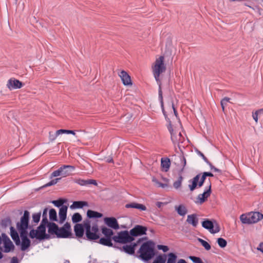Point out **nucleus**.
Returning a JSON list of instances; mask_svg holds the SVG:
<instances>
[{
	"mask_svg": "<svg viewBox=\"0 0 263 263\" xmlns=\"http://www.w3.org/2000/svg\"><path fill=\"white\" fill-rule=\"evenodd\" d=\"M189 258L194 262V263H203L202 260L198 257L190 256H189Z\"/></svg>",
	"mask_w": 263,
	"mask_h": 263,
	"instance_id": "46",
	"label": "nucleus"
},
{
	"mask_svg": "<svg viewBox=\"0 0 263 263\" xmlns=\"http://www.w3.org/2000/svg\"><path fill=\"white\" fill-rule=\"evenodd\" d=\"M49 218L52 221L57 220V212L53 209H52L49 211Z\"/></svg>",
	"mask_w": 263,
	"mask_h": 263,
	"instance_id": "37",
	"label": "nucleus"
},
{
	"mask_svg": "<svg viewBox=\"0 0 263 263\" xmlns=\"http://www.w3.org/2000/svg\"><path fill=\"white\" fill-rule=\"evenodd\" d=\"M213 170L215 172H220V170L217 168L216 167H213Z\"/></svg>",
	"mask_w": 263,
	"mask_h": 263,
	"instance_id": "63",
	"label": "nucleus"
},
{
	"mask_svg": "<svg viewBox=\"0 0 263 263\" xmlns=\"http://www.w3.org/2000/svg\"><path fill=\"white\" fill-rule=\"evenodd\" d=\"M102 234L107 237L112 239L114 237V232L112 230L105 227H103L101 228Z\"/></svg>",
	"mask_w": 263,
	"mask_h": 263,
	"instance_id": "29",
	"label": "nucleus"
},
{
	"mask_svg": "<svg viewBox=\"0 0 263 263\" xmlns=\"http://www.w3.org/2000/svg\"><path fill=\"white\" fill-rule=\"evenodd\" d=\"M69 134L75 135V132H74V130H67V134Z\"/></svg>",
	"mask_w": 263,
	"mask_h": 263,
	"instance_id": "61",
	"label": "nucleus"
},
{
	"mask_svg": "<svg viewBox=\"0 0 263 263\" xmlns=\"http://www.w3.org/2000/svg\"><path fill=\"white\" fill-rule=\"evenodd\" d=\"M175 209L177 213L181 216H184L187 213V210L184 204L176 205L175 206Z\"/></svg>",
	"mask_w": 263,
	"mask_h": 263,
	"instance_id": "24",
	"label": "nucleus"
},
{
	"mask_svg": "<svg viewBox=\"0 0 263 263\" xmlns=\"http://www.w3.org/2000/svg\"><path fill=\"white\" fill-rule=\"evenodd\" d=\"M177 263H186V262L185 261V260L183 259H180L178 261Z\"/></svg>",
	"mask_w": 263,
	"mask_h": 263,
	"instance_id": "62",
	"label": "nucleus"
},
{
	"mask_svg": "<svg viewBox=\"0 0 263 263\" xmlns=\"http://www.w3.org/2000/svg\"><path fill=\"white\" fill-rule=\"evenodd\" d=\"M74 182L81 186H85L88 184H93L95 185H97L96 181L92 179L84 180L81 179H77L74 180Z\"/></svg>",
	"mask_w": 263,
	"mask_h": 263,
	"instance_id": "19",
	"label": "nucleus"
},
{
	"mask_svg": "<svg viewBox=\"0 0 263 263\" xmlns=\"http://www.w3.org/2000/svg\"><path fill=\"white\" fill-rule=\"evenodd\" d=\"M112 240L116 242L125 243L132 242L134 238L128 231H124L118 233L117 235L114 236Z\"/></svg>",
	"mask_w": 263,
	"mask_h": 263,
	"instance_id": "7",
	"label": "nucleus"
},
{
	"mask_svg": "<svg viewBox=\"0 0 263 263\" xmlns=\"http://www.w3.org/2000/svg\"><path fill=\"white\" fill-rule=\"evenodd\" d=\"M47 209H44L43 213V217H47Z\"/></svg>",
	"mask_w": 263,
	"mask_h": 263,
	"instance_id": "59",
	"label": "nucleus"
},
{
	"mask_svg": "<svg viewBox=\"0 0 263 263\" xmlns=\"http://www.w3.org/2000/svg\"><path fill=\"white\" fill-rule=\"evenodd\" d=\"M197 154H198V155H199L200 156H201L202 159H203V160L207 163V164H210V162L208 160V159L206 158V157H205V156L200 151H197Z\"/></svg>",
	"mask_w": 263,
	"mask_h": 263,
	"instance_id": "50",
	"label": "nucleus"
},
{
	"mask_svg": "<svg viewBox=\"0 0 263 263\" xmlns=\"http://www.w3.org/2000/svg\"><path fill=\"white\" fill-rule=\"evenodd\" d=\"M136 246V244H134V245H124L122 248H121V250L128 254L133 255L135 253V247Z\"/></svg>",
	"mask_w": 263,
	"mask_h": 263,
	"instance_id": "25",
	"label": "nucleus"
},
{
	"mask_svg": "<svg viewBox=\"0 0 263 263\" xmlns=\"http://www.w3.org/2000/svg\"><path fill=\"white\" fill-rule=\"evenodd\" d=\"M75 169L74 166L70 165H63L58 170L54 171L52 173L50 178L61 176L63 177H66L71 175V172Z\"/></svg>",
	"mask_w": 263,
	"mask_h": 263,
	"instance_id": "6",
	"label": "nucleus"
},
{
	"mask_svg": "<svg viewBox=\"0 0 263 263\" xmlns=\"http://www.w3.org/2000/svg\"><path fill=\"white\" fill-rule=\"evenodd\" d=\"M67 209L66 205H63L60 208L59 215L61 223H63L66 218Z\"/></svg>",
	"mask_w": 263,
	"mask_h": 263,
	"instance_id": "21",
	"label": "nucleus"
},
{
	"mask_svg": "<svg viewBox=\"0 0 263 263\" xmlns=\"http://www.w3.org/2000/svg\"><path fill=\"white\" fill-rule=\"evenodd\" d=\"M152 68L154 77L159 85V99L161 103V107L163 109L161 82L159 77L160 74L164 72L166 70V66L164 64V57L163 56H160L156 59L155 63L152 65Z\"/></svg>",
	"mask_w": 263,
	"mask_h": 263,
	"instance_id": "2",
	"label": "nucleus"
},
{
	"mask_svg": "<svg viewBox=\"0 0 263 263\" xmlns=\"http://www.w3.org/2000/svg\"><path fill=\"white\" fill-rule=\"evenodd\" d=\"M112 238L105 237H102L99 240V243L102 245L108 246V247H112L113 246V244L112 243Z\"/></svg>",
	"mask_w": 263,
	"mask_h": 263,
	"instance_id": "28",
	"label": "nucleus"
},
{
	"mask_svg": "<svg viewBox=\"0 0 263 263\" xmlns=\"http://www.w3.org/2000/svg\"><path fill=\"white\" fill-rule=\"evenodd\" d=\"M87 215L90 218H101L103 216L101 213L90 210L87 211Z\"/></svg>",
	"mask_w": 263,
	"mask_h": 263,
	"instance_id": "31",
	"label": "nucleus"
},
{
	"mask_svg": "<svg viewBox=\"0 0 263 263\" xmlns=\"http://www.w3.org/2000/svg\"><path fill=\"white\" fill-rule=\"evenodd\" d=\"M48 232L51 234H57L58 230V226L53 222L49 223L48 224Z\"/></svg>",
	"mask_w": 263,
	"mask_h": 263,
	"instance_id": "30",
	"label": "nucleus"
},
{
	"mask_svg": "<svg viewBox=\"0 0 263 263\" xmlns=\"http://www.w3.org/2000/svg\"><path fill=\"white\" fill-rule=\"evenodd\" d=\"M2 236L4 242L5 252L8 253L13 250L14 246L10 238L5 234H2Z\"/></svg>",
	"mask_w": 263,
	"mask_h": 263,
	"instance_id": "11",
	"label": "nucleus"
},
{
	"mask_svg": "<svg viewBox=\"0 0 263 263\" xmlns=\"http://www.w3.org/2000/svg\"><path fill=\"white\" fill-rule=\"evenodd\" d=\"M48 221L47 217H43L42 222L41 224H43V226H46L47 224H48Z\"/></svg>",
	"mask_w": 263,
	"mask_h": 263,
	"instance_id": "51",
	"label": "nucleus"
},
{
	"mask_svg": "<svg viewBox=\"0 0 263 263\" xmlns=\"http://www.w3.org/2000/svg\"><path fill=\"white\" fill-rule=\"evenodd\" d=\"M82 220V216L79 213H74L72 217L73 223H78Z\"/></svg>",
	"mask_w": 263,
	"mask_h": 263,
	"instance_id": "36",
	"label": "nucleus"
},
{
	"mask_svg": "<svg viewBox=\"0 0 263 263\" xmlns=\"http://www.w3.org/2000/svg\"><path fill=\"white\" fill-rule=\"evenodd\" d=\"M181 163L182 164V165H183V168H184V167L186 165V159L184 157H182L181 158Z\"/></svg>",
	"mask_w": 263,
	"mask_h": 263,
	"instance_id": "55",
	"label": "nucleus"
},
{
	"mask_svg": "<svg viewBox=\"0 0 263 263\" xmlns=\"http://www.w3.org/2000/svg\"><path fill=\"white\" fill-rule=\"evenodd\" d=\"M211 192V183L210 182L209 185L206 188L204 192L202 194H200L198 195L196 198V203L201 204L204 202L210 196Z\"/></svg>",
	"mask_w": 263,
	"mask_h": 263,
	"instance_id": "10",
	"label": "nucleus"
},
{
	"mask_svg": "<svg viewBox=\"0 0 263 263\" xmlns=\"http://www.w3.org/2000/svg\"><path fill=\"white\" fill-rule=\"evenodd\" d=\"M84 223L79 224L77 223L74 227V231L76 236L78 238H81L83 237L84 232Z\"/></svg>",
	"mask_w": 263,
	"mask_h": 263,
	"instance_id": "16",
	"label": "nucleus"
},
{
	"mask_svg": "<svg viewBox=\"0 0 263 263\" xmlns=\"http://www.w3.org/2000/svg\"><path fill=\"white\" fill-rule=\"evenodd\" d=\"M257 250L263 253V242H260L257 248Z\"/></svg>",
	"mask_w": 263,
	"mask_h": 263,
	"instance_id": "52",
	"label": "nucleus"
},
{
	"mask_svg": "<svg viewBox=\"0 0 263 263\" xmlns=\"http://www.w3.org/2000/svg\"><path fill=\"white\" fill-rule=\"evenodd\" d=\"M7 86L9 90L19 89L23 86L22 83L18 80L10 79L8 80Z\"/></svg>",
	"mask_w": 263,
	"mask_h": 263,
	"instance_id": "14",
	"label": "nucleus"
},
{
	"mask_svg": "<svg viewBox=\"0 0 263 263\" xmlns=\"http://www.w3.org/2000/svg\"><path fill=\"white\" fill-rule=\"evenodd\" d=\"M60 179H61V178H55L54 179H53V180H51L50 181H49L48 183L45 184L44 185V187H48V186H50L54 185V184H57L59 181V180Z\"/></svg>",
	"mask_w": 263,
	"mask_h": 263,
	"instance_id": "43",
	"label": "nucleus"
},
{
	"mask_svg": "<svg viewBox=\"0 0 263 263\" xmlns=\"http://www.w3.org/2000/svg\"><path fill=\"white\" fill-rule=\"evenodd\" d=\"M36 230L40 234V237H42L43 239L47 238L46 234V226H43V224H40Z\"/></svg>",
	"mask_w": 263,
	"mask_h": 263,
	"instance_id": "32",
	"label": "nucleus"
},
{
	"mask_svg": "<svg viewBox=\"0 0 263 263\" xmlns=\"http://www.w3.org/2000/svg\"><path fill=\"white\" fill-rule=\"evenodd\" d=\"M67 134V129H59V130H57L55 134V136L53 137V138L52 139V140H55V138L60 134Z\"/></svg>",
	"mask_w": 263,
	"mask_h": 263,
	"instance_id": "47",
	"label": "nucleus"
},
{
	"mask_svg": "<svg viewBox=\"0 0 263 263\" xmlns=\"http://www.w3.org/2000/svg\"><path fill=\"white\" fill-rule=\"evenodd\" d=\"M166 255H159L154 260L153 263H165Z\"/></svg>",
	"mask_w": 263,
	"mask_h": 263,
	"instance_id": "35",
	"label": "nucleus"
},
{
	"mask_svg": "<svg viewBox=\"0 0 263 263\" xmlns=\"http://www.w3.org/2000/svg\"><path fill=\"white\" fill-rule=\"evenodd\" d=\"M10 230V235L12 239L14 241L16 246H20L21 244V241L17 231L13 227H11Z\"/></svg>",
	"mask_w": 263,
	"mask_h": 263,
	"instance_id": "18",
	"label": "nucleus"
},
{
	"mask_svg": "<svg viewBox=\"0 0 263 263\" xmlns=\"http://www.w3.org/2000/svg\"><path fill=\"white\" fill-rule=\"evenodd\" d=\"M157 248L159 250H162V251L163 252H166L169 250V248H168V247L167 246H163V245H158L157 246Z\"/></svg>",
	"mask_w": 263,
	"mask_h": 263,
	"instance_id": "48",
	"label": "nucleus"
},
{
	"mask_svg": "<svg viewBox=\"0 0 263 263\" xmlns=\"http://www.w3.org/2000/svg\"><path fill=\"white\" fill-rule=\"evenodd\" d=\"M106 161L108 163H111L114 162L112 158L110 157L107 158Z\"/></svg>",
	"mask_w": 263,
	"mask_h": 263,
	"instance_id": "60",
	"label": "nucleus"
},
{
	"mask_svg": "<svg viewBox=\"0 0 263 263\" xmlns=\"http://www.w3.org/2000/svg\"><path fill=\"white\" fill-rule=\"evenodd\" d=\"M167 260L166 263H176L177 256L173 253H170L167 255Z\"/></svg>",
	"mask_w": 263,
	"mask_h": 263,
	"instance_id": "34",
	"label": "nucleus"
},
{
	"mask_svg": "<svg viewBox=\"0 0 263 263\" xmlns=\"http://www.w3.org/2000/svg\"><path fill=\"white\" fill-rule=\"evenodd\" d=\"M171 140L174 144L183 142V137L180 132H175L171 135Z\"/></svg>",
	"mask_w": 263,
	"mask_h": 263,
	"instance_id": "15",
	"label": "nucleus"
},
{
	"mask_svg": "<svg viewBox=\"0 0 263 263\" xmlns=\"http://www.w3.org/2000/svg\"><path fill=\"white\" fill-rule=\"evenodd\" d=\"M183 177L182 176H180L177 181L174 182L173 186L176 189H178L181 186Z\"/></svg>",
	"mask_w": 263,
	"mask_h": 263,
	"instance_id": "38",
	"label": "nucleus"
},
{
	"mask_svg": "<svg viewBox=\"0 0 263 263\" xmlns=\"http://www.w3.org/2000/svg\"><path fill=\"white\" fill-rule=\"evenodd\" d=\"M153 182L158 187H161L162 188H165L167 186V184L162 183L160 182L157 179L155 178H153L152 179Z\"/></svg>",
	"mask_w": 263,
	"mask_h": 263,
	"instance_id": "42",
	"label": "nucleus"
},
{
	"mask_svg": "<svg viewBox=\"0 0 263 263\" xmlns=\"http://www.w3.org/2000/svg\"><path fill=\"white\" fill-rule=\"evenodd\" d=\"M164 203L161 202H157L156 205L158 208H160Z\"/></svg>",
	"mask_w": 263,
	"mask_h": 263,
	"instance_id": "58",
	"label": "nucleus"
},
{
	"mask_svg": "<svg viewBox=\"0 0 263 263\" xmlns=\"http://www.w3.org/2000/svg\"><path fill=\"white\" fill-rule=\"evenodd\" d=\"M10 263H18V259L16 257H13L11 260Z\"/></svg>",
	"mask_w": 263,
	"mask_h": 263,
	"instance_id": "57",
	"label": "nucleus"
},
{
	"mask_svg": "<svg viewBox=\"0 0 263 263\" xmlns=\"http://www.w3.org/2000/svg\"><path fill=\"white\" fill-rule=\"evenodd\" d=\"M71 235L70 225L68 222H66L63 227L59 228L56 234L58 238H68Z\"/></svg>",
	"mask_w": 263,
	"mask_h": 263,
	"instance_id": "9",
	"label": "nucleus"
},
{
	"mask_svg": "<svg viewBox=\"0 0 263 263\" xmlns=\"http://www.w3.org/2000/svg\"><path fill=\"white\" fill-rule=\"evenodd\" d=\"M119 76L124 85L132 84L130 77L126 71L122 70L119 74Z\"/></svg>",
	"mask_w": 263,
	"mask_h": 263,
	"instance_id": "17",
	"label": "nucleus"
},
{
	"mask_svg": "<svg viewBox=\"0 0 263 263\" xmlns=\"http://www.w3.org/2000/svg\"><path fill=\"white\" fill-rule=\"evenodd\" d=\"M172 107H173V110H174L175 116H177V111L176 110L173 104H172Z\"/></svg>",
	"mask_w": 263,
	"mask_h": 263,
	"instance_id": "64",
	"label": "nucleus"
},
{
	"mask_svg": "<svg viewBox=\"0 0 263 263\" xmlns=\"http://www.w3.org/2000/svg\"><path fill=\"white\" fill-rule=\"evenodd\" d=\"M200 174H198L195 176L192 179L189 180V182L191 183V184L189 185V187L191 191H193L196 187L198 186V181L200 177Z\"/></svg>",
	"mask_w": 263,
	"mask_h": 263,
	"instance_id": "22",
	"label": "nucleus"
},
{
	"mask_svg": "<svg viewBox=\"0 0 263 263\" xmlns=\"http://www.w3.org/2000/svg\"><path fill=\"white\" fill-rule=\"evenodd\" d=\"M40 235V233H39V232L37 231L36 230H35L34 229H32L29 232V236L30 237V238L32 239L36 238L40 240L43 239L42 237L39 236Z\"/></svg>",
	"mask_w": 263,
	"mask_h": 263,
	"instance_id": "33",
	"label": "nucleus"
},
{
	"mask_svg": "<svg viewBox=\"0 0 263 263\" xmlns=\"http://www.w3.org/2000/svg\"><path fill=\"white\" fill-rule=\"evenodd\" d=\"M205 178L206 177L202 174L201 177H200V180H199L198 181V187H200L203 185V183L205 180Z\"/></svg>",
	"mask_w": 263,
	"mask_h": 263,
	"instance_id": "49",
	"label": "nucleus"
},
{
	"mask_svg": "<svg viewBox=\"0 0 263 263\" xmlns=\"http://www.w3.org/2000/svg\"><path fill=\"white\" fill-rule=\"evenodd\" d=\"M84 227L85 229V235L87 240L91 241L99 239V236L98 234L99 229L97 224H93L91 227L90 221L86 220L84 221Z\"/></svg>",
	"mask_w": 263,
	"mask_h": 263,
	"instance_id": "5",
	"label": "nucleus"
},
{
	"mask_svg": "<svg viewBox=\"0 0 263 263\" xmlns=\"http://www.w3.org/2000/svg\"><path fill=\"white\" fill-rule=\"evenodd\" d=\"M88 203L86 201H74L72 204L70 206L71 209H80L84 206H87Z\"/></svg>",
	"mask_w": 263,
	"mask_h": 263,
	"instance_id": "27",
	"label": "nucleus"
},
{
	"mask_svg": "<svg viewBox=\"0 0 263 263\" xmlns=\"http://www.w3.org/2000/svg\"><path fill=\"white\" fill-rule=\"evenodd\" d=\"M186 222L194 227H196L198 223L197 215L196 214L189 215L187 217Z\"/></svg>",
	"mask_w": 263,
	"mask_h": 263,
	"instance_id": "20",
	"label": "nucleus"
},
{
	"mask_svg": "<svg viewBox=\"0 0 263 263\" xmlns=\"http://www.w3.org/2000/svg\"><path fill=\"white\" fill-rule=\"evenodd\" d=\"M171 165V161L168 158H162L161 160V166L163 171L166 172L168 171Z\"/></svg>",
	"mask_w": 263,
	"mask_h": 263,
	"instance_id": "23",
	"label": "nucleus"
},
{
	"mask_svg": "<svg viewBox=\"0 0 263 263\" xmlns=\"http://www.w3.org/2000/svg\"><path fill=\"white\" fill-rule=\"evenodd\" d=\"M125 207L127 208L137 209L141 211H145L146 210V207L144 205L136 202L127 204Z\"/></svg>",
	"mask_w": 263,
	"mask_h": 263,
	"instance_id": "26",
	"label": "nucleus"
},
{
	"mask_svg": "<svg viewBox=\"0 0 263 263\" xmlns=\"http://www.w3.org/2000/svg\"><path fill=\"white\" fill-rule=\"evenodd\" d=\"M41 212L34 213L32 215V221L34 223H38L40 221Z\"/></svg>",
	"mask_w": 263,
	"mask_h": 263,
	"instance_id": "40",
	"label": "nucleus"
},
{
	"mask_svg": "<svg viewBox=\"0 0 263 263\" xmlns=\"http://www.w3.org/2000/svg\"><path fill=\"white\" fill-rule=\"evenodd\" d=\"M147 228L145 227L137 225L133 229L130 230V234L133 236H137L146 234Z\"/></svg>",
	"mask_w": 263,
	"mask_h": 263,
	"instance_id": "12",
	"label": "nucleus"
},
{
	"mask_svg": "<svg viewBox=\"0 0 263 263\" xmlns=\"http://www.w3.org/2000/svg\"><path fill=\"white\" fill-rule=\"evenodd\" d=\"M52 203L57 207H61L63 206V203H64V200L63 199H59L57 200H53L52 201Z\"/></svg>",
	"mask_w": 263,
	"mask_h": 263,
	"instance_id": "44",
	"label": "nucleus"
},
{
	"mask_svg": "<svg viewBox=\"0 0 263 263\" xmlns=\"http://www.w3.org/2000/svg\"><path fill=\"white\" fill-rule=\"evenodd\" d=\"M29 217V212L28 211H25L23 216L21 218L20 221L16 223V228L20 233L22 240L20 244L21 250L23 251L26 250L31 245V241L28 238L27 232Z\"/></svg>",
	"mask_w": 263,
	"mask_h": 263,
	"instance_id": "1",
	"label": "nucleus"
},
{
	"mask_svg": "<svg viewBox=\"0 0 263 263\" xmlns=\"http://www.w3.org/2000/svg\"><path fill=\"white\" fill-rule=\"evenodd\" d=\"M263 219V214L259 212H251L243 214L240 216V220L243 224L256 223Z\"/></svg>",
	"mask_w": 263,
	"mask_h": 263,
	"instance_id": "4",
	"label": "nucleus"
},
{
	"mask_svg": "<svg viewBox=\"0 0 263 263\" xmlns=\"http://www.w3.org/2000/svg\"><path fill=\"white\" fill-rule=\"evenodd\" d=\"M155 243L152 241L144 242L140 247L138 253V257L144 261H148L155 255Z\"/></svg>",
	"mask_w": 263,
	"mask_h": 263,
	"instance_id": "3",
	"label": "nucleus"
},
{
	"mask_svg": "<svg viewBox=\"0 0 263 263\" xmlns=\"http://www.w3.org/2000/svg\"><path fill=\"white\" fill-rule=\"evenodd\" d=\"M104 222L108 227L114 230L120 228L118 221L115 217H105L104 218Z\"/></svg>",
	"mask_w": 263,
	"mask_h": 263,
	"instance_id": "13",
	"label": "nucleus"
},
{
	"mask_svg": "<svg viewBox=\"0 0 263 263\" xmlns=\"http://www.w3.org/2000/svg\"><path fill=\"white\" fill-rule=\"evenodd\" d=\"M259 111H256L255 113L253 114L252 117L256 122L258 121V112Z\"/></svg>",
	"mask_w": 263,
	"mask_h": 263,
	"instance_id": "53",
	"label": "nucleus"
},
{
	"mask_svg": "<svg viewBox=\"0 0 263 263\" xmlns=\"http://www.w3.org/2000/svg\"><path fill=\"white\" fill-rule=\"evenodd\" d=\"M217 242L219 246L222 248L226 247V246L227 245V241L222 238H218Z\"/></svg>",
	"mask_w": 263,
	"mask_h": 263,
	"instance_id": "41",
	"label": "nucleus"
},
{
	"mask_svg": "<svg viewBox=\"0 0 263 263\" xmlns=\"http://www.w3.org/2000/svg\"><path fill=\"white\" fill-rule=\"evenodd\" d=\"M230 99L228 97H225L221 101V106L222 109V110H224V106L227 105L228 102L230 101Z\"/></svg>",
	"mask_w": 263,
	"mask_h": 263,
	"instance_id": "45",
	"label": "nucleus"
},
{
	"mask_svg": "<svg viewBox=\"0 0 263 263\" xmlns=\"http://www.w3.org/2000/svg\"><path fill=\"white\" fill-rule=\"evenodd\" d=\"M198 240L201 243L202 246L205 248L206 250H209L211 249V246L208 242L201 238H198Z\"/></svg>",
	"mask_w": 263,
	"mask_h": 263,
	"instance_id": "39",
	"label": "nucleus"
},
{
	"mask_svg": "<svg viewBox=\"0 0 263 263\" xmlns=\"http://www.w3.org/2000/svg\"><path fill=\"white\" fill-rule=\"evenodd\" d=\"M202 226L205 229L208 230L210 233L215 234L218 233L220 230L219 226L215 221L214 223L209 219H205L202 222Z\"/></svg>",
	"mask_w": 263,
	"mask_h": 263,
	"instance_id": "8",
	"label": "nucleus"
},
{
	"mask_svg": "<svg viewBox=\"0 0 263 263\" xmlns=\"http://www.w3.org/2000/svg\"><path fill=\"white\" fill-rule=\"evenodd\" d=\"M203 175L205 177H208V176H209V177H213L214 175L212 173H210V172H204L203 173Z\"/></svg>",
	"mask_w": 263,
	"mask_h": 263,
	"instance_id": "56",
	"label": "nucleus"
},
{
	"mask_svg": "<svg viewBox=\"0 0 263 263\" xmlns=\"http://www.w3.org/2000/svg\"><path fill=\"white\" fill-rule=\"evenodd\" d=\"M167 128H168V129L171 135H172V134H173L175 132V131L173 130L172 126L171 124H169Z\"/></svg>",
	"mask_w": 263,
	"mask_h": 263,
	"instance_id": "54",
	"label": "nucleus"
}]
</instances>
